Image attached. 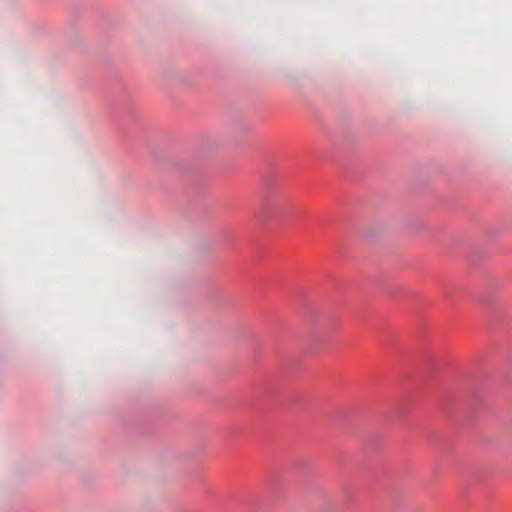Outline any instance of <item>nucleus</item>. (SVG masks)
Returning <instances> with one entry per match:
<instances>
[{
	"label": "nucleus",
	"mask_w": 512,
	"mask_h": 512,
	"mask_svg": "<svg viewBox=\"0 0 512 512\" xmlns=\"http://www.w3.org/2000/svg\"><path fill=\"white\" fill-rule=\"evenodd\" d=\"M289 209L280 201H268L265 204V214L269 219L283 218L289 215Z\"/></svg>",
	"instance_id": "nucleus-1"
},
{
	"label": "nucleus",
	"mask_w": 512,
	"mask_h": 512,
	"mask_svg": "<svg viewBox=\"0 0 512 512\" xmlns=\"http://www.w3.org/2000/svg\"><path fill=\"white\" fill-rule=\"evenodd\" d=\"M435 366L434 359L432 357H429L427 359V369H433Z\"/></svg>",
	"instance_id": "nucleus-3"
},
{
	"label": "nucleus",
	"mask_w": 512,
	"mask_h": 512,
	"mask_svg": "<svg viewBox=\"0 0 512 512\" xmlns=\"http://www.w3.org/2000/svg\"><path fill=\"white\" fill-rule=\"evenodd\" d=\"M294 398H295V401H297V402H300V401H301L300 396H294Z\"/></svg>",
	"instance_id": "nucleus-5"
},
{
	"label": "nucleus",
	"mask_w": 512,
	"mask_h": 512,
	"mask_svg": "<svg viewBox=\"0 0 512 512\" xmlns=\"http://www.w3.org/2000/svg\"><path fill=\"white\" fill-rule=\"evenodd\" d=\"M269 389H270L269 387L260 388L258 393L259 394H265V393H267L269 391Z\"/></svg>",
	"instance_id": "nucleus-4"
},
{
	"label": "nucleus",
	"mask_w": 512,
	"mask_h": 512,
	"mask_svg": "<svg viewBox=\"0 0 512 512\" xmlns=\"http://www.w3.org/2000/svg\"><path fill=\"white\" fill-rule=\"evenodd\" d=\"M456 401V396L451 392H445L441 396L442 405H449Z\"/></svg>",
	"instance_id": "nucleus-2"
}]
</instances>
